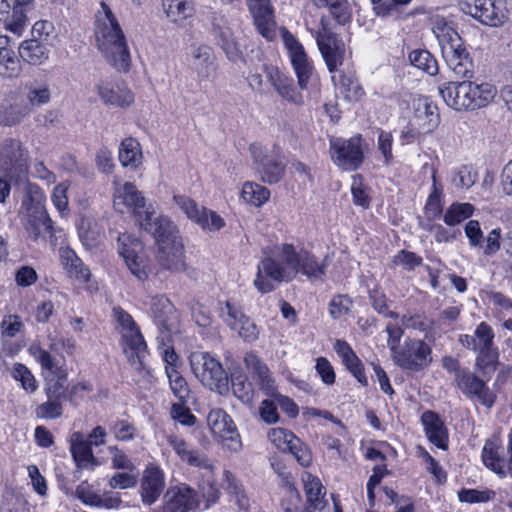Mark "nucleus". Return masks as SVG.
I'll use <instances>...</instances> for the list:
<instances>
[{"label": "nucleus", "mask_w": 512, "mask_h": 512, "mask_svg": "<svg viewBox=\"0 0 512 512\" xmlns=\"http://www.w3.org/2000/svg\"><path fill=\"white\" fill-rule=\"evenodd\" d=\"M241 196L245 202L260 207L269 200L270 191L258 183L246 182L242 187Z\"/></svg>", "instance_id": "6e6d98bb"}, {"label": "nucleus", "mask_w": 512, "mask_h": 512, "mask_svg": "<svg viewBox=\"0 0 512 512\" xmlns=\"http://www.w3.org/2000/svg\"><path fill=\"white\" fill-rule=\"evenodd\" d=\"M221 317L224 322L246 342H254L259 337V329L256 324L243 313L240 307L225 302L221 307Z\"/></svg>", "instance_id": "412c9836"}, {"label": "nucleus", "mask_w": 512, "mask_h": 512, "mask_svg": "<svg viewBox=\"0 0 512 512\" xmlns=\"http://www.w3.org/2000/svg\"><path fill=\"white\" fill-rule=\"evenodd\" d=\"M168 443L184 463L209 472L213 470L214 465L211 459L205 453H202L198 449L192 447L185 440L178 438L177 436H171L168 439Z\"/></svg>", "instance_id": "c756f323"}, {"label": "nucleus", "mask_w": 512, "mask_h": 512, "mask_svg": "<svg viewBox=\"0 0 512 512\" xmlns=\"http://www.w3.org/2000/svg\"><path fill=\"white\" fill-rule=\"evenodd\" d=\"M25 103L32 111L48 104L51 100V87L47 80L34 79L25 83Z\"/></svg>", "instance_id": "e433bc0d"}, {"label": "nucleus", "mask_w": 512, "mask_h": 512, "mask_svg": "<svg viewBox=\"0 0 512 512\" xmlns=\"http://www.w3.org/2000/svg\"><path fill=\"white\" fill-rule=\"evenodd\" d=\"M261 71L281 98L296 106L303 104V96L296 89L292 78L282 74L278 67L271 64L263 63Z\"/></svg>", "instance_id": "4be33fe9"}, {"label": "nucleus", "mask_w": 512, "mask_h": 512, "mask_svg": "<svg viewBox=\"0 0 512 512\" xmlns=\"http://www.w3.org/2000/svg\"><path fill=\"white\" fill-rule=\"evenodd\" d=\"M0 170L11 182H25L28 176V152L16 139H6L0 145Z\"/></svg>", "instance_id": "423d86ee"}, {"label": "nucleus", "mask_w": 512, "mask_h": 512, "mask_svg": "<svg viewBox=\"0 0 512 512\" xmlns=\"http://www.w3.org/2000/svg\"><path fill=\"white\" fill-rule=\"evenodd\" d=\"M461 6L465 13L485 25L498 27L506 19L504 8L495 0H462Z\"/></svg>", "instance_id": "aec40b11"}, {"label": "nucleus", "mask_w": 512, "mask_h": 512, "mask_svg": "<svg viewBox=\"0 0 512 512\" xmlns=\"http://www.w3.org/2000/svg\"><path fill=\"white\" fill-rule=\"evenodd\" d=\"M212 32L217 45L230 61L237 62L242 58L240 46L224 19H214Z\"/></svg>", "instance_id": "473e14b6"}, {"label": "nucleus", "mask_w": 512, "mask_h": 512, "mask_svg": "<svg viewBox=\"0 0 512 512\" xmlns=\"http://www.w3.org/2000/svg\"><path fill=\"white\" fill-rule=\"evenodd\" d=\"M470 90L471 111L487 106L497 94L495 86L487 82L477 83L470 80Z\"/></svg>", "instance_id": "a18cd8bd"}, {"label": "nucleus", "mask_w": 512, "mask_h": 512, "mask_svg": "<svg viewBox=\"0 0 512 512\" xmlns=\"http://www.w3.org/2000/svg\"><path fill=\"white\" fill-rule=\"evenodd\" d=\"M18 53L23 61L31 65H41L48 60L50 52L45 42L31 38L21 42Z\"/></svg>", "instance_id": "ea45409f"}, {"label": "nucleus", "mask_w": 512, "mask_h": 512, "mask_svg": "<svg viewBox=\"0 0 512 512\" xmlns=\"http://www.w3.org/2000/svg\"><path fill=\"white\" fill-rule=\"evenodd\" d=\"M101 100L107 105L126 107L132 104L134 97L132 92L125 85L109 87L104 82L96 85Z\"/></svg>", "instance_id": "58836bf2"}, {"label": "nucleus", "mask_w": 512, "mask_h": 512, "mask_svg": "<svg viewBox=\"0 0 512 512\" xmlns=\"http://www.w3.org/2000/svg\"><path fill=\"white\" fill-rule=\"evenodd\" d=\"M139 225L153 235L157 246L164 244V242H170L172 239H181L178 229L169 218L155 216V213L151 210L140 220Z\"/></svg>", "instance_id": "cd10ccee"}, {"label": "nucleus", "mask_w": 512, "mask_h": 512, "mask_svg": "<svg viewBox=\"0 0 512 512\" xmlns=\"http://www.w3.org/2000/svg\"><path fill=\"white\" fill-rule=\"evenodd\" d=\"M438 91L448 107L456 111L471 110L470 80L444 82Z\"/></svg>", "instance_id": "393cba45"}, {"label": "nucleus", "mask_w": 512, "mask_h": 512, "mask_svg": "<svg viewBox=\"0 0 512 512\" xmlns=\"http://www.w3.org/2000/svg\"><path fill=\"white\" fill-rule=\"evenodd\" d=\"M413 0H370L377 17L387 18L403 12Z\"/></svg>", "instance_id": "864d4df0"}, {"label": "nucleus", "mask_w": 512, "mask_h": 512, "mask_svg": "<svg viewBox=\"0 0 512 512\" xmlns=\"http://www.w3.org/2000/svg\"><path fill=\"white\" fill-rule=\"evenodd\" d=\"M321 29L315 33L316 42L329 72H334L344 60V44L342 40L321 19Z\"/></svg>", "instance_id": "dca6fc26"}, {"label": "nucleus", "mask_w": 512, "mask_h": 512, "mask_svg": "<svg viewBox=\"0 0 512 512\" xmlns=\"http://www.w3.org/2000/svg\"><path fill=\"white\" fill-rule=\"evenodd\" d=\"M441 52L448 68L455 76L471 79L475 74V65L469 53L463 46L457 33L449 36V39L441 41Z\"/></svg>", "instance_id": "6e6552de"}, {"label": "nucleus", "mask_w": 512, "mask_h": 512, "mask_svg": "<svg viewBox=\"0 0 512 512\" xmlns=\"http://www.w3.org/2000/svg\"><path fill=\"white\" fill-rule=\"evenodd\" d=\"M487 381L469 369H462L456 375L458 389L470 400L490 409L496 402L497 395L489 388Z\"/></svg>", "instance_id": "f8f14e48"}, {"label": "nucleus", "mask_w": 512, "mask_h": 512, "mask_svg": "<svg viewBox=\"0 0 512 512\" xmlns=\"http://www.w3.org/2000/svg\"><path fill=\"white\" fill-rule=\"evenodd\" d=\"M249 150L260 180L270 185L280 182L285 175L286 163L279 149L251 144Z\"/></svg>", "instance_id": "39448f33"}, {"label": "nucleus", "mask_w": 512, "mask_h": 512, "mask_svg": "<svg viewBox=\"0 0 512 512\" xmlns=\"http://www.w3.org/2000/svg\"><path fill=\"white\" fill-rule=\"evenodd\" d=\"M31 113L24 100L5 102L0 105V124L13 126L19 124Z\"/></svg>", "instance_id": "37998d69"}, {"label": "nucleus", "mask_w": 512, "mask_h": 512, "mask_svg": "<svg viewBox=\"0 0 512 512\" xmlns=\"http://www.w3.org/2000/svg\"><path fill=\"white\" fill-rule=\"evenodd\" d=\"M207 424L212 433L220 438L223 447L234 452L240 450V435L232 418L224 410L212 409L207 416Z\"/></svg>", "instance_id": "f3484780"}, {"label": "nucleus", "mask_w": 512, "mask_h": 512, "mask_svg": "<svg viewBox=\"0 0 512 512\" xmlns=\"http://www.w3.org/2000/svg\"><path fill=\"white\" fill-rule=\"evenodd\" d=\"M191 369L197 379L211 391L224 394L229 390L228 375L222 364L207 352L190 355Z\"/></svg>", "instance_id": "20e7f679"}, {"label": "nucleus", "mask_w": 512, "mask_h": 512, "mask_svg": "<svg viewBox=\"0 0 512 512\" xmlns=\"http://www.w3.org/2000/svg\"><path fill=\"white\" fill-rule=\"evenodd\" d=\"M244 363L246 368L256 376L261 388L267 393L272 394L275 389L274 380L266 364L252 352L245 355Z\"/></svg>", "instance_id": "a19ab883"}, {"label": "nucleus", "mask_w": 512, "mask_h": 512, "mask_svg": "<svg viewBox=\"0 0 512 512\" xmlns=\"http://www.w3.org/2000/svg\"><path fill=\"white\" fill-rule=\"evenodd\" d=\"M258 33L268 41L276 37L274 9L270 0H256L247 3Z\"/></svg>", "instance_id": "bb28decb"}, {"label": "nucleus", "mask_w": 512, "mask_h": 512, "mask_svg": "<svg viewBox=\"0 0 512 512\" xmlns=\"http://www.w3.org/2000/svg\"><path fill=\"white\" fill-rule=\"evenodd\" d=\"M157 261L159 265L172 272L185 270L184 245L182 239L164 242L158 246Z\"/></svg>", "instance_id": "7c9ffc66"}, {"label": "nucleus", "mask_w": 512, "mask_h": 512, "mask_svg": "<svg viewBox=\"0 0 512 512\" xmlns=\"http://www.w3.org/2000/svg\"><path fill=\"white\" fill-rule=\"evenodd\" d=\"M231 388L233 394L243 402H248L251 400L253 395V388L251 383L247 381L244 375H233L231 379Z\"/></svg>", "instance_id": "774afa93"}, {"label": "nucleus", "mask_w": 512, "mask_h": 512, "mask_svg": "<svg viewBox=\"0 0 512 512\" xmlns=\"http://www.w3.org/2000/svg\"><path fill=\"white\" fill-rule=\"evenodd\" d=\"M28 352L41 366L42 369L47 370L53 374V376L47 378L45 381L44 391L46 397L62 402L67 400V371L62 367H59L51 353L40 346L38 343L31 344L28 347Z\"/></svg>", "instance_id": "7ed1b4c3"}, {"label": "nucleus", "mask_w": 512, "mask_h": 512, "mask_svg": "<svg viewBox=\"0 0 512 512\" xmlns=\"http://www.w3.org/2000/svg\"><path fill=\"white\" fill-rule=\"evenodd\" d=\"M35 5V0H1L0 20L4 28L20 37L27 25V13L33 10Z\"/></svg>", "instance_id": "ddd939ff"}, {"label": "nucleus", "mask_w": 512, "mask_h": 512, "mask_svg": "<svg viewBox=\"0 0 512 512\" xmlns=\"http://www.w3.org/2000/svg\"><path fill=\"white\" fill-rule=\"evenodd\" d=\"M12 376L21 383L26 391L32 393L37 389V382L30 370L23 364L17 363L12 369Z\"/></svg>", "instance_id": "69168bd1"}, {"label": "nucleus", "mask_w": 512, "mask_h": 512, "mask_svg": "<svg viewBox=\"0 0 512 512\" xmlns=\"http://www.w3.org/2000/svg\"><path fill=\"white\" fill-rule=\"evenodd\" d=\"M113 205L120 213H133L138 223L150 211V207L146 206L145 198L141 192L130 182L115 187Z\"/></svg>", "instance_id": "2eb2a0df"}, {"label": "nucleus", "mask_w": 512, "mask_h": 512, "mask_svg": "<svg viewBox=\"0 0 512 512\" xmlns=\"http://www.w3.org/2000/svg\"><path fill=\"white\" fill-rule=\"evenodd\" d=\"M474 211V207L469 203H454L444 214V222L448 226H455L468 219Z\"/></svg>", "instance_id": "4d7b16f0"}, {"label": "nucleus", "mask_w": 512, "mask_h": 512, "mask_svg": "<svg viewBox=\"0 0 512 512\" xmlns=\"http://www.w3.org/2000/svg\"><path fill=\"white\" fill-rule=\"evenodd\" d=\"M62 403V401L47 398V401L36 407L35 415L40 419L60 418L63 414Z\"/></svg>", "instance_id": "e2e57ef3"}, {"label": "nucleus", "mask_w": 512, "mask_h": 512, "mask_svg": "<svg viewBox=\"0 0 512 512\" xmlns=\"http://www.w3.org/2000/svg\"><path fill=\"white\" fill-rule=\"evenodd\" d=\"M478 174L469 165H461L454 169L452 176V183L456 188L469 189L477 181Z\"/></svg>", "instance_id": "052dcab7"}, {"label": "nucleus", "mask_w": 512, "mask_h": 512, "mask_svg": "<svg viewBox=\"0 0 512 512\" xmlns=\"http://www.w3.org/2000/svg\"><path fill=\"white\" fill-rule=\"evenodd\" d=\"M482 462L486 468L500 478L512 477V427L508 434V444L505 449L495 440H487L482 448Z\"/></svg>", "instance_id": "9b49d317"}, {"label": "nucleus", "mask_w": 512, "mask_h": 512, "mask_svg": "<svg viewBox=\"0 0 512 512\" xmlns=\"http://www.w3.org/2000/svg\"><path fill=\"white\" fill-rule=\"evenodd\" d=\"M362 142L363 139L360 134L349 139L332 138L330 140L331 159L343 170H357L364 161Z\"/></svg>", "instance_id": "1a4fd4ad"}, {"label": "nucleus", "mask_w": 512, "mask_h": 512, "mask_svg": "<svg viewBox=\"0 0 512 512\" xmlns=\"http://www.w3.org/2000/svg\"><path fill=\"white\" fill-rule=\"evenodd\" d=\"M173 201L190 220L203 229L217 231L225 225L224 220L216 212L208 210L205 207H199L198 204L188 196L174 195Z\"/></svg>", "instance_id": "a211bd4d"}, {"label": "nucleus", "mask_w": 512, "mask_h": 512, "mask_svg": "<svg viewBox=\"0 0 512 512\" xmlns=\"http://www.w3.org/2000/svg\"><path fill=\"white\" fill-rule=\"evenodd\" d=\"M142 152L140 144L133 138H126L119 148V161L125 167L136 168L141 164Z\"/></svg>", "instance_id": "603ef678"}, {"label": "nucleus", "mask_w": 512, "mask_h": 512, "mask_svg": "<svg viewBox=\"0 0 512 512\" xmlns=\"http://www.w3.org/2000/svg\"><path fill=\"white\" fill-rule=\"evenodd\" d=\"M333 348L341 358L342 363L345 365L346 369L357 379L361 385L367 386L368 378L365 374L363 363L353 351L348 342L338 339L335 341Z\"/></svg>", "instance_id": "f704fd0d"}, {"label": "nucleus", "mask_w": 512, "mask_h": 512, "mask_svg": "<svg viewBox=\"0 0 512 512\" xmlns=\"http://www.w3.org/2000/svg\"><path fill=\"white\" fill-rule=\"evenodd\" d=\"M495 492L493 490H477V489H466L463 488L458 491V499L460 502L465 503H486L495 498Z\"/></svg>", "instance_id": "680f3d73"}, {"label": "nucleus", "mask_w": 512, "mask_h": 512, "mask_svg": "<svg viewBox=\"0 0 512 512\" xmlns=\"http://www.w3.org/2000/svg\"><path fill=\"white\" fill-rule=\"evenodd\" d=\"M146 348H142L137 351L134 349H128L126 357L133 369L132 381L136 384L149 382L150 371L144 364V356Z\"/></svg>", "instance_id": "3c124183"}, {"label": "nucleus", "mask_w": 512, "mask_h": 512, "mask_svg": "<svg viewBox=\"0 0 512 512\" xmlns=\"http://www.w3.org/2000/svg\"><path fill=\"white\" fill-rule=\"evenodd\" d=\"M188 69L198 82L212 80L217 74V63L213 49L206 44H193L187 54Z\"/></svg>", "instance_id": "4468645a"}, {"label": "nucleus", "mask_w": 512, "mask_h": 512, "mask_svg": "<svg viewBox=\"0 0 512 512\" xmlns=\"http://www.w3.org/2000/svg\"><path fill=\"white\" fill-rule=\"evenodd\" d=\"M167 17L175 23H182L194 13V5L189 0H163Z\"/></svg>", "instance_id": "09e8293b"}, {"label": "nucleus", "mask_w": 512, "mask_h": 512, "mask_svg": "<svg viewBox=\"0 0 512 512\" xmlns=\"http://www.w3.org/2000/svg\"><path fill=\"white\" fill-rule=\"evenodd\" d=\"M166 375L169 381V387L173 395L182 403H186L189 395L190 388L185 378L175 367H168Z\"/></svg>", "instance_id": "5fc2aeb1"}, {"label": "nucleus", "mask_w": 512, "mask_h": 512, "mask_svg": "<svg viewBox=\"0 0 512 512\" xmlns=\"http://www.w3.org/2000/svg\"><path fill=\"white\" fill-rule=\"evenodd\" d=\"M283 41L301 89H306L313 74L314 67L303 45L289 31H283Z\"/></svg>", "instance_id": "6ab92c4d"}, {"label": "nucleus", "mask_w": 512, "mask_h": 512, "mask_svg": "<svg viewBox=\"0 0 512 512\" xmlns=\"http://www.w3.org/2000/svg\"><path fill=\"white\" fill-rule=\"evenodd\" d=\"M408 60L412 66L434 76L438 73L439 67L434 56L425 49H415L408 54Z\"/></svg>", "instance_id": "8fccbe9b"}, {"label": "nucleus", "mask_w": 512, "mask_h": 512, "mask_svg": "<svg viewBox=\"0 0 512 512\" xmlns=\"http://www.w3.org/2000/svg\"><path fill=\"white\" fill-rule=\"evenodd\" d=\"M421 422L428 440L439 449H448V430L439 415L433 411H425L421 416Z\"/></svg>", "instance_id": "72a5a7b5"}, {"label": "nucleus", "mask_w": 512, "mask_h": 512, "mask_svg": "<svg viewBox=\"0 0 512 512\" xmlns=\"http://www.w3.org/2000/svg\"><path fill=\"white\" fill-rule=\"evenodd\" d=\"M164 498V512H190L199 506L197 492L186 484L170 487Z\"/></svg>", "instance_id": "b1692460"}, {"label": "nucleus", "mask_w": 512, "mask_h": 512, "mask_svg": "<svg viewBox=\"0 0 512 512\" xmlns=\"http://www.w3.org/2000/svg\"><path fill=\"white\" fill-rule=\"evenodd\" d=\"M7 41V36H0V76L3 78H16L22 70L21 62L12 49L4 46L7 44Z\"/></svg>", "instance_id": "79ce46f5"}, {"label": "nucleus", "mask_w": 512, "mask_h": 512, "mask_svg": "<svg viewBox=\"0 0 512 512\" xmlns=\"http://www.w3.org/2000/svg\"><path fill=\"white\" fill-rule=\"evenodd\" d=\"M476 353L477 357L475 359V369L478 370L483 377L489 380L499 365L498 348L494 347L490 349L479 350Z\"/></svg>", "instance_id": "de8ad7c7"}, {"label": "nucleus", "mask_w": 512, "mask_h": 512, "mask_svg": "<svg viewBox=\"0 0 512 512\" xmlns=\"http://www.w3.org/2000/svg\"><path fill=\"white\" fill-rule=\"evenodd\" d=\"M60 253L62 264L68 275L83 282H88L90 278V271L75 252L66 248L62 249Z\"/></svg>", "instance_id": "c03bdc74"}, {"label": "nucleus", "mask_w": 512, "mask_h": 512, "mask_svg": "<svg viewBox=\"0 0 512 512\" xmlns=\"http://www.w3.org/2000/svg\"><path fill=\"white\" fill-rule=\"evenodd\" d=\"M392 359L403 370L419 372L432 363V348L422 339L406 338Z\"/></svg>", "instance_id": "0eeeda50"}, {"label": "nucleus", "mask_w": 512, "mask_h": 512, "mask_svg": "<svg viewBox=\"0 0 512 512\" xmlns=\"http://www.w3.org/2000/svg\"><path fill=\"white\" fill-rule=\"evenodd\" d=\"M301 250L297 251L292 244H281L275 247L272 256L264 258L258 265L254 285L261 293L274 290L272 281H289L297 274Z\"/></svg>", "instance_id": "f03ea898"}, {"label": "nucleus", "mask_w": 512, "mask_h": 512, "mask_svg": "<svg viewBox=\"0 0 512 512\" xmlns=\"http://www.w3.org/2000/svg\"><path fill=\"white\" fill-rule=\"evenodd\" d=\"M165 474L163 470L155 465L149 464L143 471L140 482V495L145 505L155 503L165 488Z\"/></svg>", "instance_id": "a878e982"}, {"label": "nucleus", "mask_w": 512, "mask_h": 512, "mask_svg": "<svg viewBox=\"0 0 512 512\" xmlns=\"http://www.w3.org/2000/svg\"><path fill=\"white\" fill-rule=\"evenodd\" d=\"M304 489L309 507L314 510H322L326 505L324 499L326 490L320 480L308 474L304 479Z\"/></svg>", "instance_id": "49530a36"}, {"label": "nucleus", "mask_w": 512, "mask_h": 512, "mask_svg": "<svg viewBox=\"0 0 512 512\" xmlns=\"http://www.w3.org/2000/svg\"><path fill=\"white\" fill-rule=\"evenodd\" d=\"M425 133H432L440 123L438 107L428 97L413 100V115L409 119Z\"/></svg>", "instance_id": "c85d7f7f"}, {"label": "nucleus", "mask_w": 512, "mask_h": 512, "mask_svg": "<svg viewBox=\"0 0 512 512\" xmlns=\"http://www.w3.org/2000/svg\"><path fill=\"white\" fill-rule=\"evenodd\" d=\"M476 337L477 351L494 348L495 333L486 322L478 324L474 331Z\"/></svg>", "instance_id": "0e129e2a"}, {"label": "nucleus", "mask_w": 512, "mask_h": 512, "mask_svg": "<svg viewBox=\"0 0 512 512\" xmlns=\"http://www.w3.org/2000/svg\"><path fill=\"white\" fill-rule=\"evenodd\" d=\"M95 16L94 33L97 48L105 60L117 71L130 68L131 55L126 36L111 8L102 1Z\"/></svg>", "instance_id": "f257e3e1"}, {"label": "nucleus", "mask_w": 512, "mask_h": 512, "mask_svg": "<svg viewBox=\"0 0 512 512\" xmlns=\"http://www.w3.org/2000/svg\"><path fill=\"white\" fill-rule=\"evenodd\" d=\"M118 253L124 259L130 272L140 281L149 276V266L142 255L141 241L128 233L117 234Z\"/></svg>", "instance_id": "9d476101"}, {"label": "nucleus", "mask_w": 512, "mask_h": 512, "mask_svg": "<svg viewBox=\"0 0 512 512\" xmlns=\"http://www.w3.org/2000/svg\"><path fill=\"white\" fill-rule=\"evenodd\" d=\"M113 317L120 327L122 348L125 354H128V349L139 351L142 348H147L139 328L128 312L117 306L113 308Z\"/></svg>", "instance_id": "5701e85b"}, {"label": "nucleus", "mask_w": 512, "mask_h": 512, "mask_svg": "<svg viewBox=\"0 0 512 512\" xmlns=\"http://www.w3.org/2000/svg\"><path fill=\"white\" fill-rule=\"evenodd\" d=\"M335 85L350 101H357L364 95V90L360 86L359 82L345 74H340L338 76V80L335 82Z\"/></svg>", "instance_id": "13d9d810"}, {"label": "nucleus", "mask_w": 512, "mask_h": 512, "mask_svg": "<svg viewBox=\"0 0 512 512\" xmlns=\"http://www.w3.org/2000/svg\"><path fill=\"white\" fill-rule=\"evenodd\" d=\"M25 229L29 238L34 241L45 240L49 237L51 242L56 241L55 228L47 211L43 208H35L27 218Z\"/></svg>", "instance_id": "2f4dec72"}, {"label": "nucleus", "mask_w": 512, "mask_h": 512, "mask_svg": "<svg viewBox=\"0 0 512 512\" xmlns=\"http://www.w3.org/2000/svg\"><path fill=\"white\" fill-rule=\"evenodd\" d=\"M70 452L76 466L80 468H91L97 464L93 455L91 445L81 432H74L70 437Z\"/></svg>", "instance_id": "c9c22d12"}, {"label": "nucleus", "mask_w": 512, "mask_h": 512, "mask_svg": "<svg viewBox=\"0 0 512 512\" xmlns=\"http://www.w3.org/2000/svg\"><path fill=\"white\" fill-rule=\"evenodd\" d=\"M114 437L119 441H131L136 435L135 426L125 419H117L109 426Z\"/></svg>", "instance_id": "338daca9"}, {"label": "nucleus", "mask_w": 512, "mask_h": 512, "mask_svg": "<svg viewBox=\"0 0 512 512\" xmlns=\"http://www.w3.org/2000/svg\"><path fill=\"white\" fill-rule=\"evenodd\" d=\"M329 266L328 256L319 260L314 254L301 249V256L297 273H301L309 280H322Z\"/></svg>", "instance_id": "4c0bfd02"}, {"label": "nucleus", "mask_w": 512, "mask_h": 512, "mask_svg": "<svg viewBox=\"0 0 512 512\" xmlns=\"http://www.w3.org/2000/svg\"><path fill=\"white\" fill-rule=\"evenodd\" d=\"M17 185H23L24 191V199L22 201V205L26 209H30L32 207L39 208L38 206L45 200V195L42 189L35 183H31L28 181V177L25 182H18Z\"/></svg>", "instance_id": "bf43d9fd"}]
</instances>
